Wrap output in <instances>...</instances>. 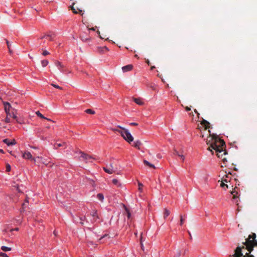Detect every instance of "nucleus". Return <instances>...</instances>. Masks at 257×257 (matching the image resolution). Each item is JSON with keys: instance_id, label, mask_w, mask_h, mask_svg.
Segmentation results:
<instances>
[{"instance_id": "f257e3e1", "label": "nucleus", "mask_w": 257, "mask_h": 257, "mask_svg": "<svg viewBox=\"0 0 257 257\" xmlns=\"http://www.w3.org/2000/svg\"><path fill=\"white\" fill-rule=\"evenodd\" d=\"M201 124L204 127L203 131L207 132V137L206 139V142L207 144L210 145L209 150L210 151L214 150L216 153V155L218 157L222 158L223 155L227 154L226 151L225 149V142L217 137L211 136L210 134V131L209 130L207 131V129L210 127V123L208 121L205 119H203Z\"/></svg>"}, {"instance_id": "f03ea898", "label": "nucleus", "mask_w": 257, "mask_h": 257, "mask_svg": "<svg viewBox=\"0 0 257 257\" xmlns=\"http://www.w3.org/2000/svg\"><path fill=\"white\" fill-rule=\"evenodd\" d=\"M256 234L252 232L244 242L241 244L238 245L234 250V257H254L250 253L253 249L254 247H257V240Z\"/></svg>"}, {"instance_id": "7ed1b4c3", "label": "nucleus", "mask_w": 257, "mask_h": 257, "mask_svg": "<svg viewBox=\"0 0 257 257\" xmlns=\"http://www.w3.org/2000/svg\"><path fill=\"white\" fill-rule=\"evenodd\" d=\"M117 127L122 130V132H120L121 136L126 142L131 144L134 140V138L131 135V134L129 132V131L127 130L120 125H117Z\"/></svg>"}, {"instance_id": "20e7f679", "label": "nucleus", "mask_w": 257, "mask_h": 257, "mask_svg": "<svg viewBox=\"0 0 257 257\" xmlns=\"http://www.w3.org/2000/svg\"><path fill=\"white\" fill-rule=\"evenodd\" d=\"M103 170L109 174H112L118 170L117 165L114 163H111L109 165L103 168Z\"/></svg>"}, {"instance_id": "39448f33", "label": "nucleus", "mask_w": 257, "mask_h": 257, "mask_svg": "<svg viewBox=\"0 0 257 257\" xmlns=\"http://www.w3.org/2000/svg\"><path fill=\"white\" fill-rule=\"evenodd\" d=\"M239 188L235 186L231 192V194L233 196V199L235 200L237 205H238V199L240 195Z\"/></svg>"}, {"instance_id": "423d86ee", "label": "nucleus", "mask_w": 257, "mask_h": 257, "mask_svg": "<svg viewBox=\"0 0 257 257\" xmlns=\"http://www.w3.org/2000/svg\"><path fill=\"white\" fill-rule=\"evenodd\" d=\"M22 157L25 159L31 160L33 161L34 162H36V158L33 157L32 154L28 151H25L23 153Z\"/></svg>"}, {"instance_id": "0eeeda50", "label": "nucleus", "mask_w": 257, "mask_h": 257, "mask_svg": "<svg viewBox=\"0 0 257 257\" xmlns=\"http://www.w3.org/2000/svg\"><path fill=\"white\" fill-rule=\"evenodd\" d=\"M5 110L7 114L8 115L11 116V111H12L13 109H12L11 104L7 102H4Z\"/></svg>"}, {"instance_id": "6e6552de", "label": "nucleus", "mask_w": 257, "mask_h": 257, "mask_svg": "<svg viewBox=\"0 0 257 257\" xmlns=\"http://www.w3.org/2000/svg\"><path fill=\"white\" fill-rule=\"evenodd\" d=\"M79 154H81L80 157H81L82 158H83L84 160H85L86 161H88L91 159H95L92 156H90L86 153H84V152H83L82 151H80Z\"/></svg>"}, {"instance_id": "1a4fd4ad", "label": "nucleus", "mask_w": 257, "mask_h": 257, "mask_svg": "<svg viewBox=\"0 0 257 257\" xmlns=\"http://www.w3.org/2000/svg\"><path fill=\"white\" fill-rule=\"evenodd\" d=\"M231 173L230 172H228V174H226L225 177H223L222 179L224 182H225L226 183H230L231 181Z\"/></svg>"}, {"instance_id": "9d476101", "label": "nucleus", "mask_w": 257, "mask_h": 257, "mask_svg": "<svg viewBox=\"0 0 257 257\" xmlns=\"http://www.w3.org/2000/svg\"><path fill=\"white\" fill-rule=\"evenodd\" d=\"M3 142L9 146H13L16 144V141L15 140H10L8 139H5L3 140Z\"/></svg>"}, {"instance_id": "9b49d317", "label": "nucleus", "mask_w": 257, "mask_h": 257, "mask_svg": "<svg viewBox=\"0 0 257 257\" xmlns=\"http://www.w3.org/2000/svg\"><path fill=\"white\" fill-rule=\"evenodd\" d=\"M74 3L73 4L72 6H70V8L72 10L73 13L77 14H81V15H83V14H81L82 11L78 8H75L74 7Z\"/></svg>"}, {"instance_id": "f8f14e48", "label": "nucleus", "mask_w": 257, "mask_h": 257, "mask_svg": "<svg viewBox=\"0 0 257 257\" xmlns=\"http://www.w3.org/2000/svg\"><path fill=\"white\" fill-rule=\"evenodd\" d=\"M220 186L221 187L225 189H228L230 187H233V185L231 183H230L229 184H228L227 183H226L225 182H224L222 179V181H221Z\"/></svg>"}, {"instance_id": "ddd939ff", "label": "nucleus", "mask_w": 257, "mask_h": 257, "mask_svg": "<svg viewBox=\"0 0 257 257\" xmlns=\"http://www.w3.org/2000/svg\"><path fill=\"white\" fill-rule=\"evenodd\" d=\"M55 34L51 32V33H50L49 34L45 35L44 36L42 37L41 38V39H43V38H49V40L52 41L53 40V39L55 37Z\"/></svg>"}, {"instance_id": "4468645a", "label": "nucleus", "mask_w": 257, "mask_h": 257, "mask_svg": "<svg viewBox=\"0 0 257 257\" xmlns=\"http://www.w3.org/2000/svg\"><path fill=\"white\" fill-rule=\"evenodd\" d=\"M133 68V65H124L121 69L123 72H126L131 71Z\"/></svg>"}, {"instance_id": "2eb2a0df", "label": "nucleus", "mask_w": 257, "mask_h": 257, "mask_svg": "<svg viewBox=\"0 0 257 257\" xmlns=\"http://www.w3.org/2000/svg\"><path fill=\"white\" fill-rule=\"evenodd\" d=\"M11 116H10V117H12L14 119H15L16 120V121L18 123H21L20 122H19V121L18 120V117L17 116V114H16V110H15V109H13L12 111H11Z\"/></svg>"}, {"instance_id": "dca6fc26", "label": "nucleus", "mask_w": 257, "mask_h": 257, "mask_svg": "<svg viewBox=\"0 0 257 257\" xmlns=\"http://www.w3.org/2000/svg\"><path fill=\"white\" fill-rule=\"evenodd\" d=\"M134 102L139 105H143L144 104L143 100L141 98H134Z\"/></svg>"}, {"instance_id": "f3484780", "label": "nucleus", "mask_w": 257, "mask_h": 257, "mask_svg": "<svg viewBox=\"0 0 257 257\" xmlns=\"http://www.w3.org/2000/svg\"><path fill=\"white\" fill-rule=\"evenodd\" d=\"M142 145V143L140 141L137 140L134 142L132 145V146L137 148L138 150H140V146Z\"/></svg>"}, {"instance_id": "a211bd4d", "label": "nucleus", "mask_w": 257, "mask_h": 257, "mask_svg": "<svg viewBox=\"0 0 257 257\" xmlns=\"http://www.w3.org/2000/svg\"><path fill=\"white\" fill-rule=\"evenodd\" d=\"M58 66V69L62 72L63 73H69L70 72H67V71H66L65 70V65H57Z\"/></svg>"}, {"instance_id": "6ab92c4d", "label": "nucleus", "mask_w": 257, "mask_h": 257, "mask_svg": "<svg viewBox=\"0 0 257 257\" xmlns=\"http://www.w3.org/2000/svg\"><path fill=\"white\" fill-rule=\"evenodd\" d=\"M144 164L146 165V166H147L148 167H149L150 168H153V169H155V166L150 163L149 162H148V161L146 160H144V161H143Z\"/></svg>"}, {"instance_id": "aec40b11", "label": "nucleus", "mask_w": 257, "mask_h": 257, "mask_svg": "<svg viewBox=\"0 0 257 257\" xmlns=\"http://www.w3.org/2000/svg\"><path fill=\"white\" fill-rule=\"evenodd\" d=\"M112 182L114 185L116 186L117 187H120L121 186V183H120L119 180H118L116 179H113L112 180Z\"/></svg>"}, {"instance_id": "412c9836", "label": "nucleus", "mask_w": 257, "mask_h": 257, "mask_svg": "<svg viewBox=\"0 0 257 257\" xmlns=\"http://www.w3.org/2000/svg\"><path fill=\"white\" fill-rule=\"evenodd\" d=\"M1 248L3 251H9L12 250L11 247H9L6 246H1Z\"/></svg>"}, {"instance_id": "4be33fe9", "label": "nucleus", "mask_w": 257, "mask_h": 257, "mask_svg": "<svg viewBox=\"0 0 257 257\" xmlns=\"http://www.w3.org/2000/svg\"><path fill=\"white\" fill-rule=\"evenodd\" d=\"M108 49L106 47H100L98 48V51L100 52L104 53L108 51Z\"/></svg>"}, {"instance_id": "5701e85b", "label": "nucleus", "mask_w": 257, "mask_h": 257, "mask_svg": "<svg viewBox=\"0 0 257 257\" xmlns=\"http://www.w3.org/2000/svg\"><path fill=\"white\" fill-rule=\"evenodd\" d=\"M97 198L99 200L102 202L104 199V196H103V194H102V193H98L97 195Z\"/></svg>"}, {"instance_id": "b1692460", "label": "nucleus", "mask_w": 257, "mask_h": 257, "mask_svg": "<svg viewBox=\"0 0 257 257\" xmlns=\"http://www.w3.org/2000/svg\"><path fill=\"white\" fill-rule=\"evenodd\" d=\"M170 214V212L169 210L167 209H165L164 212V217L165 218L167 217Z\"/></svg>"}, {"instance_id": "393cba45", "label": "nucleus", "mask_w": 257, "mask_h": 257, "mask_svg": "<svg viewBox=\"0 0 257 257\" xmlns=\"http://www.w3.org/2000/svg\"><path fill=\"white\" fill-rule=\"evenodd\" d=\"M119 127H117V126L116 127H112L111 128V130L112 131L114 132H118L120 134V132H122V130H119Z\"/></svg>"}, {"instance_id": "a878e982", "label": "nucleus", "mask_w": 257, "mask_h": 257, "mask_svg": "<svg viewBox=\"0 0 257 257\" xmlns=\"http://www.w3.org/2000/svg\"><path fill=\"white\" fill-rule=\"evenodd\" d=\"M65 146V143L63 144H60V143H56L54 145V147L55 149H57L59 147Z\"/></svg>"}, {"instance_id": "bb28decb", "label": "nucleus", "mask_w": 257, "mask_h": 257, "mask_svg": "<svg viewBox=\"0 0 257 257\" xmlns=\"http://www.w3.org/2000/svg\"><path fill=\"white\" fill-rule=\"evenodd\" d=\"M36 114L41 118H46V117H45L39 111H36Z\"/></svg>"}, {"instance_id": "cd10ccee", "label": "nucleus", "mask_w": 257, "mask_h": 257, "mask_svg": "<svg viewBox=\"0 0 257 257\" xmlns=\"http://www.w3.org/2000/svg\"><path fill=\"white\" fill-rule=\"evenodd\" d=\"M85 112L87 113L91 114H94L95 113L94 110H93L92 109H86L85 110Z\"/></svg>"}, {"instance_id": "c85d7f7f", "label": "nucleus", "mask_w": 257, "mask_h": 257, "mask_svg": "<svg viewBox=\"0 0 257 257\" xmlns=\"http://www.w3.org/2000/svg\"><path fill=\"white\" fill-rule=\"evenodd\" d=\"M10 115H8V114H7V117L5 118V121L6 122V123H9L10 122L11 120H10Z\"/></svg>"}, {"instance_id": "c756f323", "label": "nucleus", "mask_w": 257, "mask_h": 257, "mask_svg": "<svg viewBox=\"0 0 257 257\" xmlns=\"http://www.w3.org/2000/svg\"><path fill=\"white\" fill-rule=\"evenodd\" d=\"M11 169V167L10 165L9 164H6V171L7 172H10Z\"/></svg>"}, {"instance_id": "7c9ffc66", "label": "nucleus", "mask_w": 257, "mask_h": 257, "mask_svg": "<svg viewBox=\"0 0 257 257\" xmlns=\"http://www.w3.org/2000/svg\"><path fill=\"white\" fill-rule=\"evenodd\" d=\"M51 85H52L54 87H55L56 88L59 89L60 90H62L63 89L62 87L59 86L58 85L55 84H52Z\"/></svg>"}, {"instance_id": "2f4dec72", "label": "nucleus", "mask_w": 257, "mask_h": 257, "mask_svg": "<svg viewBox=\"0 0 257 257\" xmlns=\"http://www.w3.org/2000/svg\"><path fill=\"white\" fill-rule=\"evenodd\" d=\"M0 256L2 257H9L8 254H7L6 253L1 252H0Z\"/></svg>"}, {"instance_id": "473e14b6", "label": "nucleus", "mask_w": 257, "mask_h": 257, "mask_svg": "<svg viewBox=\"0 0 257 257\" xmlns=\"http://www.w3.org/2000/svg\"><path fill=\"white\" fill-rule=\"evenodd\" d=\"M92 216L94 217V219L98 218L97 213L96 211H94L93 213Z\"/></svg>"}, {"instance_id": "72a5a7b5", "label": "nucleus", "mask_w": 257, "mask_h": 257, "mask_svg": "<svg viewBox=\"0 0 257 257\" xmlns=\"http://www.w3.org/2000/svg\"><path fill=\"white\" fill-rule=\"evenodd\" d=\"M139 190L142 192V187H143V184L140 182H139Z\"/></svg>"}, {"instance_id": "f704fd0d", "label": "nucleus", "mask_w": 257, "mask_h": 257, "mask_svg": "<svg viewBox=\"0 0 257 257\" xmlns=\"http://www.w3.org/2000/svg\"><path fill=\"white\" fill-rule=\"evenodd\" d=\"M43 55L46 56L49 54V52L47 51V50L43 51L42 53Z\"/></svg>"}, {"instance_id": "c9c22d12", "label": "nucleus", "mask_w": 257, "mask_h": 257, "mask_svg": "<svg viewBox=\"0 0 257 257\" xmlns=\"http://www.w3.org/2000/svg\"><path fill=\"white\" fill-rule=\"evenodd\" d=\"M48 63H49V62L47 60H44L42 61V64H48Z\"/></svg>"}, {"instance_id": "e433bc0d", "label": "nucleus", "mask_w": 257, "mask_h": 257, "mask_svg": "<svg viewBox=\"0 0 257 257\" xmlns=\"http://www.w3.org/2000/svg\"><path fill=\"white\" fill-rule=\"evenodd\" d=\"M183 223V219L182 215H180V225H182Z\"/></svg>"}, {"instance_id": "4c0bfd02", "label": "nucleus", "mask_w": 257, "mask_h": 257, "mask_svg": "<svg viewBox=\"0 0 257 257\" xmlns=\"http://www.w3.org/2000/svg\"><path fill=\"white\" fill-rule=\"evenodd\" d=\"M179 157L182 160V161H184L185 156L184 155H183L182 154H180V156H179Z\"/></svg>"}, {"instance_id": "58836bf2", "label": "nucleus", "mask_w": 257, "mask_h": 257, "mask_svg": "<svg viewBox=\"0 0 257 257\" xmlns=\"http://www.w3.org/2000/svg\"><path fill=\"white\" fill-rule=\"evenodd\" d=\"M174 154L175 155H177V156H178V157H179V156H180V155L181 154H180L178 151H177L175 150V151H174Z\"/></svg>"}, {"instance_id": "ea45409f", "label": "nucleus", "mask_w": 257, "mask_h": 257, "mask_svg": "<svg viewBox=\"0 0 257 257\" xmlns=\"http://www.w3.org/2000/svg\"><path fill=\"white\" fill-rule=\"evenodd\" d=\"M131 216V213L129 211H127V218L129 219L130 218Z\"/></svg>"}, {"instance_id": "a19ab883", "label": "nucleus", "mask_w": 257, "mask_h": 257, "mask_svg": "<svg viewBox=\"0 0 257 257\" xmlns=\"http://www.w3.org/2000/svg\"><path fill=\"white\" fill-rule=\"evenodd\" d=\"M54 63L55 64L60 65V64H61L62 62H60V61H59L58 60H56Z\"/></svg>"}, {"instance_id": "79ce46f5", "label": "nucleus", "mask_w": 257, "mask_h": 257, "mask_svg": "<svg viewBox=\"0 0 257 257\" xmlns=\"http://www.w3.org/2000/svg\"><path fill=\"white\" fill-rule=\"evenodd\" d=\"M6 43H7L8 49H10V45H11L10 42L8 40H7Z\"/></svg>"}, {"instance_id": "37998d69", "label": "nucleus", "mask_w": 257, "mask_h": 257, "mask_svg": "<svg viewBox=\"0 0 257 257\" xmlns=\"http://www.w3.org/2000/svg\"><path fill=\"white\" fill-rule=\"evenodd\" d=\"M130 125H134V126H137L138 125V124L137 123H136V122H132L130 123Z\"/></svg>"}, {"instance_id": "c03bdc74", "label": "nucleus", "mask_w": 257, "mask_h": 257, "mask_svg": "<svg viewBox=\"0 0 257 257\" xmlns=\"http://www.w3.org/2000/svg\"><path fill=\"white\" fill-rule=\"evenodd\" d=\"M43 163L46 166H49V162L47 163L46 162H43Z\"/></svg>"}, {"instance_id": "a18cd8bd", "label": "nucleus", "mask_w": 257, "mask_h": 257, "mask_svg": "<svg viewBox=\"0 0 257 257\" xmlns=\"http://www.w3.org/2000/svg\"><path fill=\"white\" fill-rule=\"evenodd\" d=\"M19 230V228L18 227H16L14 229H12L11 230V231H18Z\"/></svg>"}, {"instance_id": "49530a36", "label": "nucleus", "mask_w": 257, "mask_h": 257, "mask_svg": "<svg viewBox=\"0 0 257 257\" xmlns=\"http://www.w3.org/2000/svg\"><path fill=\"white\" fill-rule=\"evenodd\" d=\"M185 110H186V111H188L190 110V108L189 107L187 106L185 108Z\"/></svg>"}, {"instance_id": "de8ad7c7", "label": "nucleus", "mask_w": 257, "mask_h": 257, "mask_svg": "<svg viewBox=\"0 0 257 257\" xmlns=\"http://www.w3.org/2000/svg\"><path fill=\"white\" fill-rule=\"evenodd\" d=\"M201 137L202 138H204V137H205L204 135V134L203 133V132L202 131H201Z\"/></svg>"}, {"instance_id": "09e8293b", "label": "nucleus", "mask_w": 257, "mask_h": 257, "mask_svg": "<svg viewBox=\"0 0 257 257\" xmlns=\"http://www.w3.org/2000/svg\"><path fill=\"white\" fill-rule=\"evenodd\" d=\"M155 66H152L151 67L150 70H154V69H155Z\"/></svg>"}, {"instance_id": "8fccbe9b", "label": "nucleus", "mask_w": 257, "mask_h": 257, "mask_svg": "<svg viewBox=\"0 0 257 257\" xmlns=\"http://www.w3.org/2000/svg\"><path fill=\"white\" fill-rule=\"evenodd\" d=\"M0 153L4 154L5 152L3 150L0 149Z\"/></svg>"}, {"instance_id": "3c124183", "label": "nucleus", "mask_w": 257, "mask_h": 257, "mask_svg": "<svg viewBox=\"0 0 257 257\" xmlns=\"http://www.w3.org/2000/svg\"><path fill=\"white\" fill-rule=\"evenodd\" d=\"M17 191L19 192H21V191H20V189H19V187L18 186L17 187Z\"/></svg>"}, {"instance_id": "603ef678", "label": "nucleus", "mask_w": 257, "mask_h": 257, "mask_svg": "<svg viewBox=\"0 0 257 257\" xmlns=\"http://www.w3.org/2000/svg\"><path fill=\"white\" fill-rule=\"evenodd\" d=\"M45 119L48 120V121H53H53L52 119H50V118H48L46 117V118H45Z\"/></svg>"}, {"instance_id": "864d4df0", "label": "nucleus", "mask_w": 257, "mask_h": 257, "mask_svg": "<svg viewBox=\"0 0 257 257\" xmlns=\"http://www.w3.org/2000/svg\"><path fill=\"white\" fill-rule=\"evenodd\" d=\"M88 243H89L88 245L89 244H90V245H93L94 244L93 242H92V241L89 242Z\"/></svg>"}, {"instance_id": "5fc2aeb1", "label": "nucleus", "mask_w": 257, "mask_h": 257, "mask_svg": "<svg viewBox=\"0 0 257 257\" xmlns=\"http://www.w3.org/2000/svg\"><path fill=\"white\" fill-rule=\"evenodd\" d=\"M36 158L39 159H41V160L43 159V158L42 157H37Z\"/></svg>"}, {"instance_id": "6e6d98bb", "label": "nucleus", "mask_w": 257, "mask_h": 257, "mask_svg": "<svg viewBox=\"0 0 257 257\" xmlns=\"http://www.w3.org/2000/svg\"><path fill=\"white\" fill-rule=\"evenodd\" d=\"M194 111L195 113H196L197 114V115L199 114V113L197 112V111L196 109H195Z\"/></svg>"}, {"instance_id": "4d7b16f0", "label": "nucleus", "mask_w": 257, "mask_h": 257, "mask_svg": "<svg viewBox=\"0 0 257 257\" xmlns=\"http://www.w3.org/2000/svg\"><path fill=\"white\" fill-rule=\"evenodd\" d=\"M222 160L223 161V162L226 161V160L225 158H223Z\"/></svg>"}, {"instance_id": "13d9d810", "label": "nucleus", "mask_w": 257, "mask_h": 257, "mask_svg": "<svg viewBox=\"0 0 257 257\" xmlns=\"http://www.w3.org/2000/svg\"><path fill=\"white\" fill-rule=\"evenodd\" d=\"M9 52H10V53H12V50H11V48H10V49H9Z\"/></svg>"}, {"instance_id": "bf43d9fd", "label": "nucleus", "mask_w": 257, "mask_h": 257, "mask_svg": "<svg viewBox=\"0 0 257 257\" xmlns=\"http://www.w3.org/2000/svg\"><path fill=\"white\" fill-rule=\"evenodd\" d=\"M31 148H33V149H37V148L35 147H31Z\"/></svg>"}, {"instance_id": "052dcab7", "label": "nucleus", "mask_w": 257, "mask_h": 257, "mask_svg": "<svg viewBox=\"0 0 257 257\" xmlns=\"http://www.w3.org/2000/svg\"><path fill=\"white\" fill-rule=\"evenodd\" d=\"M25 205V203H23V206L24 207Z\"/></svg>"}, {"instance_id": "680f3d73", "label": "nucleus", "mask_w": 257, "mask_h": 257, "mask_svg": "<svg viewBox=\"0 0 257 257\" xmlns=\"http://www.w3.org/2000/svg\"><path fill=\"white\" fill-rule=\"evenodd\" d=\"M54 233L55 234H56V232H55V231H54Z\"/></svg>"}, {"instance_id": "e2e57ef3", "label": "nucleus", "mask_w": 257, "mask_h": 257, "mask_svg": "<svg viewBox=\"0 0 257 257\" xmlns=\"http://www.w3.org/2000/svg\"><path fill=\"white\" fill-rule=\"evenodd\" d=\"M54 233L55 234H56V232H55V231H54Z\"/></svg>"}]
</instances>
